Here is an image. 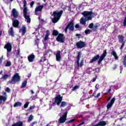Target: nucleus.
Segmentation results:
<instances>
[{
  "instance_id": "obj_49",
  "label": "nucleus",
  "mask_w": 126,
  "mask_h": 126,
  "mask_svg": "<svg viewBox=\"0 0 126 126\" xmlns=\"http://www.w3.org/2000/svg\"><path fill=\"white\" fill-rule=\"evenodd\" d=\"M46 60L44 58H41V60H40V63H44Z\"/></svg>"
},
{
  "instance_id": "obj_38",
  "label": "nucleus",
  "mask_w": 126,
  "mask_h": 126,
  "mask_svg": "<svg viewBox=\"0 0 126 126\" xmlns=\"http://www.w3.org/2000/svg\"><path fill=\"white\" fill-rule=\"evenodd\" d=\"M126 42H122V43H121V44H122V45H121V47H120V50L122 51V50H123V49L124 48V46H125V43Z\"/></svg>"
},
{
  "instance_id": "obj_60",
  "label": "nucleus",
  "mask_w": 126,
  "mask_h": 126,
  "mask_svg": "<svg viewBox=\"0 0 126 126\" xmlns=\"http://www.w3.org/2000/svg\"><path fill=\"white\" fill-rule=\"evenodd\" d=\"M2 72H3V71H2V70H1V71L0 72V74H2Z\"/></svg>"
},
{
  "instance_id": "obj_16",
  "label": "nucleus",
  "mask_w": 126,
  "mask_h": 126,
  "mask_svg": "<svg viewBox=\"0 0 126 126\" xmlns=\"http://www.w3.org/2000/svg\"><path fill=\"white\" fill-rule=\"evenodd\" d=\"M28 60L30 63H33L35 60V55L33 54H31L28 57Z\"/></svg>"
},
{
  "instance_id": "obj_18",
  "label": "nucleus",
  "mask_w": 126,
  "mask_h": 126,
  "mask_svg": "<svg viewBox=\"0 0 126 126\" xmlns=\"http://www.w3.org/2000/svg\"><path fill=\"white\" fill-rule=\"evenodd\" d=\"M12 15L15 18H17L18 17V12L15 9V8H14L12 10Z\"/></svg>"
},
{
  "instance_id": "obj_44",
  "label": "nucleus",
  "mask_w": 126,
  "mask_h": 126,
  "mask_svg": "<svg viewBox=\"0 0 126 126\" xmlns=\"http://www.w3.org/2000/svg\"><path fill=\"white\" fill-rule=\"evenodd\" d=\"M100 95H101V94L99 93L96 95L94 96V98H99V97H100Z\"/></svg>"
},
{
  "instance_id": "obj_28",
  "label": "nucleus",
  "mask_w": 126,
  "mask_h": 126,
  "mask_svg": "<svg viewBox=\"0 0 126 126\" xmlns=\"http://www.w3.org/2000/svg\"><path fill=\"white\" fill-rule=\"evenodd\" d=\"M9 77V75L8 74H5L2 77V79H3V80H6V79H7V78H8Z\"/></svg>"
},
{
  "instance_id": "obj_22",
  "label": "nucleus",
  "mask_w": 126,
  "mask_h": 126,
  "mask_svg": "<svg viewBox=\"0 0 126 126\" xmlns=\"http://www.w3.org/2000/svg\"><path fill=\"white\" fill-rule=\"evenodd\" d=\"M86 21H88L85 18H81L80 21V23L82 24V25H86Z\"/></svg>"
},
{
  "instance_id": "obj_55",
  "label": "nucleus",
  "mask_w": 126,
  "mask_h": 126,
  "mask_svg": "<svg viewBox=\"0 0 126 126\" xmlns=\"http://www.w3.org/2000/svg\"><path fill=\"white\" fill-rule=\"evenodd\" d=\"M2 63V58H0V63Z\"/></svg>"
},
{
  "instance_id": "obj_12",
  "label": "nucleus",
  "mask_w": 126,
  "mask_h": 126,
  "mask_svg": "<svg viewBox=\"0 0 126 126\" xmlns=\"http://www.w3.org/2000/svg\"><path fill=\"white\" fill-rule=\"evenodd\" d=\"M43 8H44L43 5H41L36 7L35 9V15H39V13L38 12H41V11H42Z\"/></svg>"
},
{
  "instance_id": "obj_33",
  "label": "nucleus",
  "mask_w": 126,
  "mask_h": 126,
  "mask_svg": "<svg viewBox=\"0 0 126 126\" xmlns=\"http://www.w3.org/2000/svg\"><path fill=\"white\" fill-rule=\"evenodd\" d=\"M98 24H95V25L93 28V30L94 31H96V30H97V28H98Z\"/></svg>"
},
{
  "instance_id": "obj_2",
  "label": "nucleus",
  "mask_w": 126,
  "mask_h": 126,
  "mask_svg": "<svg viewBox=\"0 0 126 126\" xmlns=\"http://www.w3.org/2000/svg\"><path fill=\"white\" fill-rule=\"evenodd\" d=\"M63 101V96H61V94H58L55 97V102L52 103V106H55V105H57L59 106L60 104L61 108H64L66 105H67V103L65 101Z\"/></svg>"
},
{
  "instance_id": "obj_1",
  "label": "nucleus",
  "mask_w": 126,
  "mask_h": 126,
  "mask_svg": "<svg viewBox=\"0 0 126 126\" xmlns=\"http://www.w3.org/2000/svg\"><path fill=\"white\" fill-rule=\"evenodd\" d=\"M106 56H107V50H105L103 54L101 55V56L100 57V55H97L95 56L90 61V63H93L94 62H96V61H98L97 64H100L101 63H102V61L105 59L106 57Z\"/></svg>"
},
{
  "instance_id": "obj_17",
  "label": "nucleus",
  "mask_w": 126,
  "mask_h": 126,
  "mask_svg": "<svg viewBox=\"0 0 126 126\" xmlns=\"http://www.w3.org/2000/svg\"><path fill=\"white\" fill-rule=\"evenodd\" d=\"M56 58L57 62H61L62 57L61 56V51H58L56 54Z\"/></svg>"
},
{
  "instance_id": "obj_53",
  "label": "nucleus",
  "mask_w": 126,
  "mask_h": 126,
  "mask_svg": "<svg viewBox=\"0 0 126 126\" xmlns=\"http://www.w3.org/2000/svg\"><path fill=\"white\" fill-rule=\"evenodd\" d=\"M123 66H120V71H121V73H122V70H123Z\"/></svg>"
},
{
  "instance_id": "obj_48",
  "label": "nucleus",
  "mask_w": 126,
  "mask_h": 126,
  "mask_svg": "<svg viewBox=\"0 0 126 126\" xmlns=\"http://www.w3.org/2000/svg\"><path fill=\"white\" fill-rule=\"evenodd\" d=\"M34 2L33 1H32L30 3V5L31 7H33V5H34Z\"/></svg>"
},
{
  "instance_id": "obj_40",
  "label": "nucleus",
  "mask_w": 126,
  "mask_h": 126,
  "mask_svg": "<svg viewBox=\"0 0 126 126\" xmlns=\"http://www.w3.org/2000/svg\"><path fill=\"white\" fill-rule=\"evenodd\" d=\"M37 124H38V122H37V121H34V122H32V123L31 124V126H33L34 125H37Z\"/></svg>"
},
{
  "instance_id": "obj_6",
  "label": "nucleus",
  "mask_w": 126,
  "mask_h": 126,
  "mask_svg": "<svg viewBox=\"0 0 126 126\" xmlns=\"http://www.w3.org/2000/svg\"><path fill=\"white\" fill-rule=\"evenodd\" d=\"M20 81V76L18 73L15 74L11 80H10L8 82L7 84H15L17 82Z\"/></svg>"
},
{
  "instance_id": "obj_47",
  "label": "nucleus",
  "mask_w": 126,
  "mask_h": 126,
  "mask_svg": "<svg viewBox=\"0 0 126 126\" xmlns=\"http://www.w3.org/2000/svg\"><path fill=\"white\" fill-rule=\"evenodd\" d=\"M96 79H97V76H96L95 77L93 78V79L92 80V82H95V81H96Z\"/></svg>"
},
{
  "instance_id": "obj_54",
  "label": "nucleus",
  "mask_w": 126,
  "mask_h": 126,
  "mask_svg": "<svg viewBox=\"0 0 126 126\" xmlns=\"http://www.w3.org/2000/svg\"><path fill=\"white\" fill-rule=\"evenodd\" d=\"M32 100H34V99H36V96H32Z\"/></svg>"
},
{
  "instance_id": "obj_25",
  "label": "nucleus",
  "mask_w": 126,
  "mask_h": 126,
  "mask_svg": "<svg viewBox=\"0 0 126 126\" xmlns=\"http://www.w3.org/2000/svg\"><path fill=\"white\" fill-rule=\"evenodd\" d=\"M111 54L114 57L115 60H118V55H117V53L116 52V51H113Z\"/></svg>"
},
{
  "instance_id": "obj_34",
  "label": "nucleus",
  "mask_w": 126,
  "mask_h": 126,
  "mask_svg": "<svg viewBox=\"0 0 126 126\" xmlns=\"http://www.w3.org/2000/svg\"><path fill=\"white\" fill-rule=\"evenodd\" d=\"M30 103V102L28 101L26 103V104L24 105V109H27V108H28V105H29Z\"/></svg>"
},
{
  "instance_id": "obj_62",
  "label": "nucleus",
  "mask_w": 126,
  "mask_h": 126,
  "mask_svg": "<svg viewBox=\"0 0 126 126\" xmlns=\"http://www.w3.org/2000/svg\"><path fill=\"white\" fill-rule=\"evenodd\" d=\"M49 81H50V82H52L53 81V80H49Z\"/></svg>"
},
{
  "instance_id": "obj_5",
  "label": "nucleus",
  "mask_w": 126,
  "mask_h": 126,
  "mask_svg": "<svg viewBox=\"0 0 126 126\" xmlns=\"http://www.w3.org/2000/svg\"><path fill=\"white\" fill-rule=\"evenodd\" d=\"M82 14L83 15L84 18L86 19V20L89 21V20H92L94 13L92 12V11H85L82 13Z\"/></svg>"
},
{
  "instance_id": "obj_23",
  "label": "nucleus",
  "mask_w": 126,
  "mask_h": 126,
  "mask_svg": "<svg viewBox=\"0 0 126 126\" xmlns=\"http://www.w3.org/2000/svg\"><path fill=\"white\" fill-rule=\"evenodd\" d=\"M22 32L23 35H25L26 33V27L25 26H23L21 28V29L19 30V32Z\"/></svg>"
},
{
  "instance_id": "obj_7",
  "label": "nucleus",
  "mask_w": 126,
  "mask_h": 126,
  "mask_svg": "<svg viewBox=\"0 0 126 126\" xmlns=\"http://www.w3.org/2000/svg\"><path fill=\"white\" fill-rule=\"evenodd\" d=\"M80 58H81V53L80 52L78 53V56L76 58V62L75 64V67L76 68H78V67L82 66L83 65V63L84 62V60H82L81 62L79 63V61H80Z\"/></svg>"
},
{
  "instance_id": "obj_37",
  "label": "nucleus",
  "mask_w": 126,
  "mask_h": 126,
  "mask_svg": "<svg viewBox=\"0 0 126 126\" xmlns=\"http://www.w3.org/2000/svg\"><path fill=\"white\" fill-rule=\"evenodd\" d=\"M93 26H94V24L92 23L89 25L88 27L89 28H90V29H92V28H93Z\"/></svg>"
},
{
  "instance_id": "obj_4",
  "label": "nucleus",
  "mask_w": 126,
  "mask_h": 126,
  "mask_svg": "<svg viewBox=\"0 0 126 126\" xmlns=\"http://www.w3.org/2000/svg\"><path fill=\"white\" fill-rule=\"evenodd\" d=\"M23 3H24V9H23L24 16L26 20H27V23H30L31 22V19L30 18V16L29 15V13L27 12V11H28V9L26 6L27 4V2L26 1V0H24Z\"/></svg>"
},
{
  "instance_id": "obj_36",
  "label": "nucleus",
  "mask_w": 126,
  "mask_h": 126,
  "mask_svg": "<svg viewBox=\"0 0 126 126\" xmlns=\"http://www.w3.org/2000/svg\"><path fill=\"white\" fill-rule=\"evenodd\" d=\"M75 28H76L77 29H81V27L79 25V24H76L75 26Z\"/></svg>"
},
{
  "instance_id": "obj_58",
  "label": "nucleus",
  "mask_w": 126,
  "mask_h": 126,
  "mask_svg": "<svg viewBox=\"0 0 126 126\" xmlns=\"http://www.w3.org/2000/svg\"><path fill=\"white\" fill-rule=\"evenodd\" d=\"M110 100H111V97H109L108 98L107 102H109V101H110Z\"/></svg>"
},
{
  "instance_id": "obj_45",
  "label": "nucleus",
  "mask_w": 126,
  "mask_h": 126,
  "mask_svg": "<svg viewBox=\"0 0 126 126\" xmlns=\"http://www.w3.org/2000/svg\"><path fill=\"white\" fill-rule=\"evenodd\" d=\"M124 26H126V16L123 22Z\"/></svg>"
},
{
  "instance_id": "obj_56",
  "label": "nucleus",
  "mask_w": 126,
  "mask_h": 126,
  "mask_svg": "<svg viewBox=\"0 0 126 126\" xmlns=\"http://www.w3.org/2000/svg\"><path fill=\"white\" fill-rule=\"evenodd\" d=\"M34 109V106H31L30 108V110H33Z\"/></svg>"
},
{
  "instance_id": "obj_32",
  "label": "nucleus",
  "mask_w": 126,
  "mask_h": 126,
  "mask_svg": "<svg viewBox=\"0 0 126 126\" xmlns=\"http://www.w3.org/2000/svg\"><path fill=\"white\" fill-rule=\"evenodd\" d=\"M91 32V30L89 29L86 30L85 31V33L86 35H88V34H90Z\"/></svg>"
},
{
  "instance_id": "obj_50",
  "label": "nucleus",
  "mask_w": 126,
  "mask_h": 126,
  "mask_svg": "<svg viewBox=\"0 0 126 126\" xmlns=\"http://www.w3.org/2000/svg\"><path fill=\"white\" fill-rule=\"evenodd\" d=\"M38 44H39V39L37 38L35 40V44L38 45Z\"/></svg>"
},
{
  "instance_id": "obj_31",
  "label": "nucleus",
  "mask_w": 126,
  "mask_h": 126,
  "mask_svg": "<svg viewBox=\"0 0 126 126\" xmlns=\"http://www.w3.org/2000/svg\"><path fill=\"white\" fill-rule=\"evenodd\" d=\"M11 65V62L10 61H8L5 64V66H10Z\"/></svg>"
},
{
  "instance_id": "obj_3",
  "label": "nucleus",
  "mask_w": 126,
  "mask_h": 126,
  "mask_svg": "<svg viewBox=\"0 0 126 126\" xmlns=\"http://www.w3.org/2000/svg\"><path fill=\"white\" fill-rule=\"evenodd\" d=\"M63 11L61 10L60 12L59 11H55L53 12L52 14L51 18L52 19L53 23H57L61 19V17L62 14H63Z\"/></svg>"
},
{
  "instance_id": "obj_15",
  "label": "nucleus",
  "mask_w": 126,
  "mask_h": 126,
  "mask_svg": "<svg viewBox=\"0 0 126 126\" xmlns=\"http://www.w3.org/2000/svg\"><path fill=\"white\" fill-rule=\"evenodd\" d=\"M118 38L119 43H126L125 36H124V35L119 34L118 35Z\"/></svg>"
},
{
  "instance_id": "obj_63",
  "label": "nucleus",
  "mask_w": 126,
  "mask_h": 126,
  "mask_svg": "<svg viewBox=\"0 0 126 126\" xmlns=\"http://www.w3.org/2000/svg\"><path fill=\"white\" fill-rule=\"evenodd\" d=\"M10 1L12 2V1H13V0H10Z\"/></svg>"
},
{
  "instance_id": "obj_42",
  "label": "nucleus",
  "mask_w": 126,
  "mask_h": 126,
  "mask_svg": "<svg viewBox=\"0 0 126 126\" xmlns=\"http://www.w3.org/2000/svg\"><path fill=\"white\" fill-rule=\"evenodd\" d=\"M17 56H20V49L17 50Z\"/></svg>"
},
{
  "instance_id": "obj_24",
  "label": "nucleus",
  "mask_w": 126,
  "mask_h": 126,
  "mask_svg": "<svg viewBox=\"0 0 126 126\" xmlns=\"http://www.w3.org/2000/svg\"><path fill=\"white\" fill-rule=\"evenodd\" d=\"M6 99H7L6 95L4 96L0 95V104H1L2 102H5V101H6Z\"/></svg>"
},
{
  "instance_id": "obj_46",
  "label": "nucleus",
  "mask_w": 126,
  "mask_h": 126,
  "mask_svg": "<svg viewBox=\"0 0 126 126\" xmlns=\"http://www.w3.org/2000/svg\"><path fill=\"white\" fill-rule=\"evenodd\" d=\"M99 71H100V68H95V72H97V73H98Z\"/></svg>"
},
{
  "instance_id": "obj_35",
  "label": "nucleus",
  "mask_w": 126,
  "mask_h": 126,
  "mask_svg": "<svg viewBox=\"0 0 126 126\" xmlns=\"http://www.w3.org/2000/svg\"><path fill=\"white\" fill-rule=\"evenodd\" d=\"M33 120V115H30L29 117L28 122H31Z\"/></svg>"
},
{
  "instance_id": "obj_30",
  "label": "nucleus",
  "mask_w": 126,
  "mask_h": 126,
  "mask_svg": "<svg viewBox=\"0 0 126 126\" xmlns=\"http://www.w3.org/2000/svg\"><path fill=\"white\" fill-rule=\"evenodd\" d=\"M53 35L54 36H58L59 35V32L57 30H54L53 32Z\"/></svg>"
},
{
  "instance_id": "obj_57",
  "label": "nucleus",
  "mask_w": 126,
  "mask_h": 126,
  "mask_svg": "<svg viewBox=\"0 0 126 126\" xmlns=\"http://www.w3.org/2000/svg\"><path fill=\"white\" fill-rule=\"evenodd\" d=\"M76 37H79L80 36V34L77 33L76 34Z\"/></svg>"
},
{
  "instance_id": "obj_27",
  "label": "nucleus",
  "mask_w": 126,
  "mask_h": 126,
  "mask_svg": "<svg viewBox=\"0 0 126 126\" xmlns=\"http://www.w3.org/2000/svg\"><path fill=\"white\" fill-rule=\"evenodd\" d=\"M21 105H22V103H21V102H17L15 103V104L14 105V107H20V106H21Z\"/></svg>"
},
{
  "instance_id": "obj_19",
  "label": "nucleus",
  "mask_w": 126,
  "mask_h": 126,
  "mask_svg": "<svg viewBox=\"0 0 126 126\" xmlns=\"http://www.w3.org/2000/svg\"><path fill=\"white\" fill-rule=\"evenodd\" d=\"M107 123L105 121H100L97 124L93 125V126H105Z\"/></svg>"
},
{
  "instance_id": "obj_41",
  "label": "nucleus",
  "mask_w": 126,
  "mask_h": 126,
  "mask_svg": "<svg viewBox=\"0 0 126 126\" xmlns=\"http://www.w3.org/2000/svg\"><path fill=\"white\" fill-rule=\"evenodd\" d=\"M5 91L7 92V93H10V89H9V88H6Z\"/></svg>"
},
{
  "instance_id": "obj_13",
  "label": "nucleus",
  "mask_w": 126,
  "mask_h": 126,
  "mask_svg": "<svg viewBox=\"0 0 126 126\" xmlns=\"http://www.w3.org/2000/svg\"><path fill=\"white\" fill-rule=\"evenodd\" d=\"M5 49H6L8 53L9 52H11V50L12 49V46H11V44L10 43L8 42L4 47Z\"/></svg>"
},
{
  "instance_id": "obj_10",
  "label": "nucleus",
  "mask_w": 126,
  "mask_h": 126,
  "mask_svg": "<svg viewBox=\"0 0 126 126\" xmlns=\"http://www.w3.org/2000/svg\"><path fill=\"white\" fill-rule=\"evenodd\" d=\"M56 40L58 42H61V43H63L64 42V36L63 34L60 33L57 36Z\"/></svg>"
},
{
  "instance_id": "obj_9",
  "label": "nucleus",
  "mask_w": 126,
  "mask_h": 126,
  "mask_svg": "<svg viewBox=\"0 0 126 126\" xmlns=\"http://www.w3.org/2000/svg\"><path fill=\"white\" fill-rule=\"evenodd\" d=\"M59 116H60V118L59 120V124H63L66 121V117L67 116V112L64 113L62 116V113H59Z\"/></svg>"
},
{
  "instance_id": "obj_61",
  "label": "nucleus",
  "mask_w": 126,
  "mask_h": 126,
  "mask_svg": "<svg viewBox=\"0 0 126 126\" xmlns=\"http://www.w3.org/2000/svg\"><path fill=\"white\" fill-rule=\"evenodd\" d=\"M3 95H6V93L4 92V93H3Z\"/></svg>"
},
{
  "instance_id": "obj_51",
  "label": "nucleus",
  "mask_w": 126,
  "mask_h": 126,
  "mask_svg": "<svg viewBox=\"0 0 126 126\" xmlns=\"http://www.w3.org/2000/svg\"><path fill=\"white\" fill-rule=\"evenodd\" d=\"M95 88H96V90H98V89H99V84H96L95 86Z\"/></svg>"
},
{
  "instance_id": "obj_20",
  "label": "nucleus",
  "mask_w": 126,
  "mask_h": 126,
  "mask_svg": "<svg viewBox=\"0 0 126 126\" xmlns=\"http://www.w3.org/2000/svg\"><path fill=\"white\" fill-rule=\"evenodd\" d=\"M12 21H13V27H15V28H17L18 27V26H19V21L17 20H13V19H12Z\"/></svg>"
},
{
  "instance_id": "obj_39",
  "label": "nucleus",
  "mask_w": 126,
  "mask_h": 126,
  "mask_svg": "<svg viewBox=\"0 0 126 126\" xmlns=\"http://www.w3.org/2000/svg\"><path fill=\"white\" fill-rule=\"evenodd\" d=\"M78 88H79V87H78V86H75L74 87H73V91H74V90H76L77 89H78Z\"/></svg>"
},
{
  "instance_id": "obj_11",
  "label": "nucleus",
  "mask_w": 126,
  "mask_h": 126,
  "mask_svg": "<svg viewBox=\"0 0 126 126\" xmlns=\"http://www.w3.org/2000/svg\"><path fill=\"white\" fill-rule=\"evenodd\" d=\"M86 44L84 42L80 41L79 42H76V45L78 49H82V48H84L86 46Z\"/></svg>"
},
{
  "instance_id": "obj_8",
  "label": "nucleus",
  "mask_w": 126,
  "mask_h": 126,
  "mask_svg": "<svg viewBox=\"0 0 126 126\" xmlns=\"http://www.w3.org/2000/svg\"><path fill=\"white\" fill-rule=\"evenodd\" d=\"M67 30L69 31L73 32L74 31V23L73 21H71L65 27L64 31L65 33H67Z\"/></svg>"
},
{
  "instance_id": "obj_52",
  "label": "nucleus",
  "mask_w": 126,
  "mask_h": 126,
  "mask_svg": "<svg viewBox=\"0 0 126 126\" xmlns=\"http://www.w3.org/2000/svg\"><path fill=\"white\" fill-rule=\"evenodd\" d=\"M111 89H109L107 92L106 93V94H109V93H110L111 92Z\"/></svg>"
},
{
  "instance_id": "obj_64",
  "label": "nucleus",
  "mask_w": 126,
  "mask_h": 126,
  "mask_svg": "<svg viewBox=\"0 0 126 126\" xmlns=\"http://www.w3.org/2000/svg\"><path fill=\"white\" fill-rule=\"evenodd\" d=\"M46 4H47V3L44 4V5H46Z\"/></svg>"
},
{
  "instance_id": "obj_59",
  "label": "nucleus",
  "mask_w": 126,
  "mask_h": 126,
  "mask_svg": "<svg viewBox=\"0 0 126 126\" xmlns=\"http://www.w3.org/2000/svg\"><path fill=\"white\" fill-rule=\"evenodd\" d=\"M31 92L32 93V94H34V92L33 91V90H31Z\"/></svg>"
},
{
  "instance_id": "obj_26",
  "label": "nucleus",
  "mask_w": 126,
  "mask_h": 126,
  "mask_svg": "<svg viewBox=\"0 0 126 126\" xmlns=\"http://www.w3.org/2000/svg\"><path fill=\"white\" fill-rule=\"evenodd\" d=\"M27 84V80H25L22 83V85L21 86V88H24V87H26Z\"/></svg>"
},
{
  "instance_id": "obj_14",
  "label": "nucleus",
  "mask_w": 126,
  "mask_h": 126,
  "mask_svg": "<svg viewBox=\"0 0 126 126\" xmlns=\"http://www.w3.org/2000/svg\"><path fill=\"white\" fill-rule=\"evenodd\" d=\"M115 100H116V98L115 97H113L111 100L110 102L108 103V104L107 105V109L108 110H109V109H110V108H111L112 107V106H113V105H114V103H115Z\"/></svg>"
},
{
  "instance_id": "obj_29",
  "label": "nucleus",
  "mask_w": 126,
  "mask_h": 126,
  "mask_svg": "<svg viewBox=\"0 0 126 126\" xmlns=\"http://www.w3.org/2000/svg\"><path fill=\"white\" fill-rule=\"evenodd\" d=\"M46 34L45 35V36L44 37V40L47 41L48 40V38H49V34H48L49 33V31H46Z\"/></svg>"
},
{
  "instance_id": "obj_21",
  "label": "nucleus",
  "mask_w": 126,
  "mask_h": 126,
  "mask_svg": "<svg viewBox=\"0 0 126 126\" xmlns=\"http://www.w3.org/2000/svg\"><path fill=\"white\" fill-rule=\"evenodd\" d=\"M9 35L12 36V37H14V31H13V27H11L8 30Z\"/></svg>"
},
{
  "instance_id": "obj_43",
  "label": "nucleus",
  "mask_w": 126,
  "mask_h": 126,
  "mask_svg": "<svg viewBox=\"0 0 126 126\" xmlns=\"http://www.w3.org/2000/svg\"><path fill=\"white\" fill-rule=\"evenodd\" d=\"M75 120V119H72L71 120H69L67 122H66V124H70L71 123H73V122Z\"/></svg>"
}]
</instances>
